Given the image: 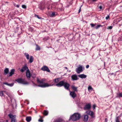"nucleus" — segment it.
Listing matches in <instances>:
<instances>
[{"mask_svg":"<svg viewBox=\"0 0 122 122\" xmlns=\"http://www.w3.org/2000/svg\"><path fill=\"white\" fill-rule=\"evenodd\" d=\"M37 81L38 83H42V84L37 85L33 81H32V82L34 84L35 86H38L41 87H45L51 86H52L53 85H51V84H49L47 83H45L43 82V81H42L41 80H40L38 77H37Z\"/></svg>","mask_w":122,"mask_h":122,"instance_id":"obj_1","label":"nucleus"},{"mask_svg":"<svg viewBox=\"0 0 122 122\" xmlns=\"http://www.w3.org/2000/svg\"><path fill=\"white\" fill-rule=\"evenodd\" d=\"M56 86L58 87L63 86L65 89L68 90L70 86V84L67 82H65L64 81L62 80L56 84Z\"/></svg>","mask_w":122,"mask_h":122,"instance_id":"obj_2","label":"nucleus"},{"mask_svg":"<svg viewBox=\"0 0 122 122\" xmlns=\"http://www.w3.org/2000/svg\"><path fill=\"white\" fill-rule=\"evenodd\" d=\"M14 112L9 111V113L8 114V117L9 119L11 120V122H16V116L13 114Z\"/></svg>","mask_w":122,"mask_h":122,"instance_id":"obj_3","label":"nucleus"},{"mask_svg":"<svg viewBox=\"0 0 122 122\" xmlns=\"http://www.w3.org/2000/svg\"><path fill=\"white\" fill-rule=\"evenodd\" d=\"M81 117L80 114L77 113H75L70 117L69 120H72L74 121H76L79 120Z\"/></svg>","mask_w":122,"mask_h":122,"instance_id":"obj_4","label":"nucleus"},{"mask_svg":"<svg viewBox=\"0 0 122 122\" xmlns=\"http://www.w3.org/2000/svg\"><path fill=\"white\" fill-rule=\"evenodd\" d=\"M9 99L10 101H9V103L10 104L11 103V108L12 109L14 108V106L15 105H16V102L15 100L13 98V96L12 95H10L9 96Z\"/></svg>","mask_w":122,"mask_h":122,"instance_id":"obj_5","label":"nucleus"},{"mask_svg":"<svg viewBox=\"0 0 122 122\" xmlns=\"http://www.w3.org/2000/svg\"><path fill=\"white\" fill-rule=\"evenodd\" d=\"M15 81L18 83L23 85H27L29 84V82H27L25 79L19 78L16 80Z\"/></svg>","mask_w":122,"mask_h":122,"instance_id":"obj_6","label":"nucleus"},{"mask_svg":"<svg viewBox=\"0 0 122 122\" xmlns=\"http://www.w3.org/2000/svg\"><path fill=\"white\" fill-rule=\"evenodd\" d=\"M91 107V105L90 103H87L86 104L84 108L83 109L84 110H89Z\"/></svg>","mask_w":122,"mask_h":122,"instance_id":"obj_7","label":"nucleus"},{"mask_svg":"<svg viewBox=\"0 0 122 122\" xmlns=\"http://www.w3.org/2000/svg\"><path fill=\"white\" fill-rule=\"evenodd\" d=\"M41 70L44 71H46L48 72H50V70L48 67L46 66H44L41 68Z\"/></svg>","mask_w":122,"mask_h":122,"instance_id":"obj_8","label":"nucleus"},{"mask_svg":"<svg viewBox=\"0 0 122 122\" xmlns=\"http://www.w3.org/2000/svg\"><path fill=\"white\" fill-rule=\"evenodd\" d=\"M76 72L78 73L79 74L80 73L83 71L82 66H80L79 67L76 69Z\"/></svg>","mask_w":122,"mask_h":122,"instance_id":"obj_9","label":"nucleus"},{"mask_svg":"<svg viewBox=\"0 0 122 122\" xmlns=\"http://www.w3.org/2000/svg\"><path fill=\"white\" fill-rule=\"evenodd\" d=\"M86 113L87 114L90 115L92 117H93L94 113L93 112L90 110H87L86 112Z\"/></svg>","mask_w":122,"mask_h":122,"instance_id":"obj_10","label":"nucleus"},{"mask_svg":"<svg viewBox=\"0 0 122 122\" xmlns=\"http://www.w3.org/2000/svg\"><path fill=\"white\" fill-rule=\"evenodd\" d=\"M83 120L85 122H86L87 121L88 116L87 114H85L82 116Z\"/></svg>","mask_w":122,"mask_h":122,"instance_id":"obj_11","label":"nucleus"},{"mask_svg":"<svg viewBox=\"0 0 122 122\" xmlns=\"http://www.w3.org/2000/svg\"><path fill=\"white\" fill-rule=\"evenodd\" d=\"M28 69L26 65L25 64L23 66L22 68L20 70V71L22 72H23L25 70Z\"/></svg>","mask_w":122,"mask_h":122,"instance_id":"obj_12","label":"nucleus"},{"mask_svg":"<svg viewBox=\"0 0 122 122\" xmlns=\"http://www.w3.org/2000/svg\"><path fill=\"white\" fill-rule=\"evenodd\" d=\"M70 95L73 98H74L76 96V94L74 91H70Z\"/></svg>","mask_w":122,"mask_h":122,"instance_id":"obj_13","label":"nucleus"},{"mask_svg":"<svg viewBox=\"0 0 122 122\" xmlns=\"http://www.w3.org/2000/svg\"><path fill=\"white\" fill-rule=\"evenodd\" d=\"M56 12H51L49 13V16L51 17H54L56 15Z\"/></svg>","mask_w":122,"mask_h":122,"instance_id":"obj_14","label":"nucleus"},{"mask_svg":"<svg viewBox=\"0 0 122 122\" xmlns=\"http://www.w3.org/2000/svg\"><path fill=\"white\" fill-rule=\"evenodd\" d=\"M31 75L29 70L27 71L26 72V76L27 78L29 79L30 78Z\"/></svg>","mask_w":122,"mask_h":122,"instance_id":"obj_15","label":"nucleus"},{"mask_svg":"<svg viewBox=\"0 0 122 122\" xmlns=\"http://www.w3.org/2000/svg\"><path fill=\"white\" fill-rule=\"evenodd\" d=\"M72 79L74 80H77L78 79L77 75H73L71 76Z\"/></svg>","mask_w":122,"mask_h":122,"instance_id":"obj_16","label":"nucleus"},{"mask_svg":"<svg viewBox=\"0 0 122 122\" xmlns=\"http://www.w3.org/2000/svg\"><path fill=\"white\" fill-rule=\"evenodd\" d=\"M78 76L81 78H85L86 77V76L84 74H80L78 75Z\"/></svg>","mask_w":122,"mask_h":122,"instance_id":"obj_17","label":"nucleus"},{"mask_svg":"<svg viewBox=\"0 0 122 122\" xmlns=\"http://www.w3.org/2000/svg\"><path fill=\"white\" fill-rule=\"evenodd\" d=\"M15 70L14 69H12L11 70L10 72V74L9 75V76H11L13 74H14V72Z\"/></svg>","mask_w":122,"mask_h":122,"instance_id":"obj_18","label":"nucleus"},{"mask_svg":"<svg viewBox=\"0 0 122 122\" xmlns=\"http://www.w3.org/2000/svg\"><path fill=\"white\" fill-rule=\"evenodd\" d=\"M77 87H75L74 86H71V88L74 91L77 92L78 90L77 89Z\"/></svg>","mask_w":122,"mask_h":122,"instance_id":"obj_19","label":"nucleus"},{"mask_svg":"<svg viewBox=\"0 0 122 122\" xmlns=\"http://www.w3.org/2000/svg\"><path fill=\"white\" fill-rule=\"evenodd\" d=\"M34 60V58L33 56H30V58L29 61V62L30 63H32L33 61Z\"/></svg>","mask_w":122,"mask_h":122,"instance_id":"obj_20","label":"nucleus"},{"mask_svg":"<svg viewBox=\"0 0 122 122\" xmlns=\"http://www.w3.org/2000/svg\"><path fill=\"white\" fill-rule=\"evenodd\" d=\"M31 117H26V120L28 122H30L31 120Z\"/></svg>","mask_w":122,"mask_h":122,"instance_id":"obj_21","label":"nucleus"},{"mask_svg":"<svg viewBox=\"0 0 122 122\" xmlns=\"http://www.w3.org/2000/svg\"><path fill=\"white\" fill-rule=\"evenodd\" d=\"M24 55L26 57L27 60H29V55L27 53H25L24 54Z\"/></svg>","mask_w":122,"mask_h":122,"instance_id":"obj_22","label":"nucleus"},{"mask_svg":"<svg viewBox=\"0 0 122 122\" xmlns=\"http://www.w3.org/2000/svg\"><path fill=\"white\" fill-rule=\"evenodd\" d=\"M53 81L55 83H57L59 81V78H55L53 80Z\"/></svg>","mask_w":122,"mask_h":122,"instance_id":"obj_23","label":"nucleus"},{"mask_svg":"<svg viewBox=\"0 0 122 122\" xmlns=\"http://www.w3.org/2000/svg\"><path fill=\"white\" fill-rule=\"evenodd\" d=\"M48 111L44 110V112L43 113V114L45 116H47L48 115Z\"/></svg>","mask_w":122,"mask_h":122,"instance_id":"obj_24","label":"nucleus"},{"mask_svg":"<svg viewBox=\"0 0 122 122\" xmlns=\"http://www.w3.org/2000/svg\"><path fill=\"white\" fill-rule=\"evenodd\" d=\"M45 7L44 5H41L39 7V8L41 10H43L44 9Z\"/></svg>","mask_w":122,"mask_h":122,"instance_id":"obj_25","label":"nucleus"},{"mask_svg":"<svg viewBox=\"0 0 122 122\" xmlns=\"http://www.w3.org/2000/svg\"><path fill=\"white\" fill-rule=\"evenodd\" d=\"M117 97H122V93H117Z\"/></svg>","mask_w":122,"mask_h":122,"instance_id":"obj_26","label":"nucleus"},{"mask_svg":"<svg viewBox=\"0 0 122 122\" xmlns=\"http://www.w3.org/2000/svg\"><path fill=\"white\" fill-rule=\"evenodd\" d=\"M62 120L61 119H58L55 121V122H62Z\"/></svg>","mask_w":122,"mask_h":122,"instance_id":"obj_27","label":"nucleus"},{"mask_svg":"<svg viewBox=\"0 0 122 122\" xmlns=\"http://www.w3.org/2000/svg\"><path fill=\"white\" fill-rule=\"evenodd\" d=\"M3 92L5 93V91H1L0 92V96H2L4 95Z\"/></svg>","mask_w":122,"mask_h":122,"instance_id":"obj_28","label":"nucleus"},{"mask_svg":"<svg viewBox=\"0 0 122 122\" xmlns=\"http://www.w3.org/2000/svg\"><path fill=\"white\" fill-rule=\"evenodd\" d=\"M8 74V68H6L4 70V74L5 75Z\"/></svg>","mask_w":122,"mask_h":122,"instance_id":"obj_29","label":"nucleus"},{"mask_svg":"<svg viewBox=\"0 0 122 122\" xmlns=\"http://www.w3.org/2000/svg\"><path fill=\"white\" fill-rule=\"evenodd\" d=\"M36 50H39L40 49V47L37 45H36Z\"/></svg>","mask_w":122,"mask_h":122,"instance_id":"obj_30","label":"nucleus"},{"mask_svg":"<svg viewBox=\"0 0 122 122\" xmlns=\"http://www.w3.org/2000/svg\"><path fill=\"white\" fill-rule=\"evenodd\" d=\"M90 25L92 27H93L96 25V24L95 23V24H94L93 23H91L90 24Z\"/></svg>","mask_w":122,"mask_h":122,"instance_id":"obj_31","label":"nucleus"},{"mask_svg":"<svg viewBox=\"0 0 122 122\" xmlns=\"http://www.w3.org/2000/svg\"><path fill=\"white\" fill-rule=\"evenodd\" d=\"M98 6H99L98 7L100 9V10H103L104 9H102V6L101 5L99 6V5H98Z\"/></svg>","mask_w":122,"mask_h":122,"instance_id":"obj_32","label":"nucleus"},{"mask_svg":"<svg viewBox=\"0 0 122 122\" xmlns=\"http://www.w3.org/2000/svg\"><path fill=\"white\" fill-rule=\"evenodd\" d=\"M14 84V83H12L11 84L8 83V86L10 87H12L13 86Z\"/></svg>","mask_w":122,"mask_h":122,"instance_id":"obj_33","label":"nucleus"},{"mask_svg":"<svg viewBox=\"0 0 122 122\" xmlns=\"http://www.w3.org/2000/svg\"><path fill=\"white\" fill-rule=\"evenodd\" d=\"M31 76L33 78H34L36 77V75L35 74H32L31 75Z\"/></svg>","mask_w":122,"mask_h":122,"instance_id":"obj_34","label":"nucleus"},{"mask_svg":"<svg viewBox=\"0 0 122 122\" xmlns=\"http://www.w3.org/2000/svg\"><path fill=\"white\" fill-rule=\"evenodd\" d=\"M103 26L100 25H97L95 27V28L96 29H98L100 27H102Z\"/></svg>","mask_w":122,"mask_h":122,"instance_id":"obj_35","label":"nucleus"},{"mask_svg":"<svg viewBox=\"0 0 122 122\" xmlns=\"http://www.w3.org/2000/svg\"><path fill=\"white\" fill-rule=\"evenodd\" d=\"M49 39V37H44L43 39V40L44 41H46V40H48Z\"/></svg>","mask_w":122,"mask_h":122,"instance_id":"obj_36","label":"nucleus"},{"mask_svg":"<svg viewBox=\"0 0 122 122\" xmlns=\"http://www.w3.org/2000/svg\"><path fill=\"white\" fill-rule=\"evenodd\" d=\"M93 89V88L91 86H89L88 87V90L89 91L90 90H92V91Z\"/></svg>","mask_w":122,"mask_h":122,"instance_id":"obj_37","label":"nucleus"},{"mask_svg":"<svg viewBox=\"0 0 122 122\" xmlns=\"http://www.w3.org/2000/svg\"><path fill=\"white\" fill-rule=\"evenodd\" d=\"M22 8L25 9H26L27 7L25 5H22Z\"/></svg>","mask_w":122,"mask_h":122,"instance_id":"obj_38","label":"nucleus"},{"mask_svg":"<svg viewBox=\"0 0 122 122\" xmlns=\"http://www.w3.org/2000/svg\"><path fill=\"white\" fill-rule=\"evenodd\" d=\"M35 17H37L39 19H41V17H39L38 15L35 14Z\"/></svg>","mask_w":122,"mask_h":122,"instance_id":"obj_39","label":"nucleus"},{"mask_svg":"<svg viewBox=\"0 0 122 122\" xmlns=\"http://www.w3.org/2000/svg\"><path fill=\"white\" fill-rule=\"evenodd\" d=\"M112 28V26H108L107 28L108 29H111Z\"/></svg>","mask_w":122,"mask_h":122,"instance_id":"obj_40","label":"nucleus"},{"mask_svg":"<svg viewBox=\"0 0 122 122\" xmlns=\"http://www.w3.org/2000/svg\"><path fill=\"white\" fill-rule=\"evenodd\" d=\"M116 122H120L118 117H117L116 118Z\"/></svg>","mask_w":122,"mask_h":122,"instance_id":"obj_41","label":"nucleus"},{"mask_svg":"<svg viewBox=\"0 0 122 122\" xmlns=\"http://www.w3.org/2000/svg\"><path fill=\"white\" fill-rule=\"evenodd\" d=\"M58 9L59 10L61 11H63L64 10V9L62 8H59Z\"/></svg>","mask_w":122,"mask_h":122,"instance_id":"obj_42","label":"nucleus"},{"mask_svg":"<svg viewBox=\"0 0 122 122\" xmlns=\"http://www.w3.org/2000/svg\"><path fill=\"white\" fill-rule=\"evenodd\" d=\"M110 16L109 15H108L106 17V19L107 20H108Z\"/></svg>","mask_w":122,"mask_h":122,"instance_id":"obj_43","label":"nucleus"},{"mask_svg":"<svg viewBox=\"0 0 122 122\" xmlns=\"http://www.w3.org/2000/svg\"><path fill=\"white\" fill-rule=\"evenodd\" d=\"M38 121L41 122H42L43 121V120L41 119H39L38 120Z\"/></svg>","mask_w":122,"mask_h":122,"instance_id":"obj_44","label":"nucleus"},{"mask_svg":"<svg viewBox=\"0 0 122 122\" xmlns=\"http://www.w3.org/2000/svg\"><path fill=\"white\" fill-rule=\"evenodd\" d=\"M81 6H82V5H81V7L80 8L78 12V13H80L81 11Z\"/></svg>","mask_w":122,"mask_h":122,"instance_id":"obj_45","label":"nucleus"},{"mask_svg":"<svg viewBox=\"0 0 122 122\" xmlns=\"http://www.w3.org/2000/svg\"><path fill=\"white\" fill-rule=\"evenodd\" d=\"M96 105H94L93 106V109H95L96 107Z\"/></svg>","mask_w":122,"mask_h":122,"instance_id":"obj_46","label":"nucleus"},{"mask_svg":"<svg viewBox=\"0 0 122 122\" xmlns=\"http://www.w3.org/2000/svg\"><path fill=\"white\" fill-rule=\"evenodd\" d=\"M89 65H87L86 66V68H88L89 67Z\"/></svg>","mask_w":122,"mask_h":122,"instance_id":"obj_47","label":"nucleus"},{"mask_svg":"<svg viewBox=\"0 0 122 122\" xmlns=\"http://www.w3.org/2000/svg\"><path fill=\"white\" fill-rule=\"evenodd\" d=\"M108 121V120L107 118H106L105 119V122H107Z\"/></svg>","mask_w":122,"mask_h":122,"instance_id":"obj_48","label":"nucleus"},{"mask_svg":"<svg viewBox=\"0 0 122 122\" xmlns=\"http://www.w3.org/2000/svg\"><path fill=\"white\" fill-rule=\"evenodd\" d=\"M9 101H10V100H9V101H8V104H9V106H10V107H11V103L10 104L9 103Z\"/></svg>","mask_w":122,"mask_h":122,"instance_id":"obj_49","label":"nucleus"},{"mask_svg":"<svg viewBox=\"0 0 122 122\" xmlns=\"http://www.w3.org/2000/svg\"><path fill=\"white\" fill-rule=\"evenodd\" d=\"M3 84H6L7 85H8V83L7 82H4L3 83Z\"/></svg>","mask_w":122,"mask_h":122,"instance_id":"obj_50","label":"nucleus"},{"mask_svg":"<svg viewBox=\"0 0 122 122\" xmlns=\"http://www.w3.org/2000/svg\"><path fill=\"white\" fill-rule=\"evenodd\" d=\"M42 81H43L44 82L45 81V79H41Z\"/></svg>","mask_w":122,"mask_h":122,"instance_id":"obj_51","label":"nucleus"},{"mask_svg":"<svg viewBox=\"0 0 122 122\" xmlns=\"http://www.w3.org/2000/svg\"><path fill=\"white\" fill-rule=\"evenodd\" d=\"M16 7H17L19 8V5H16Z\"/></svg>","mask_w":122,"mask_h":122,"instance_id":"obj_52","label":"nucleus"},{"mask_svg":"<svg viewBox=\"0 0 122 122\" xmlns=\"http://www.w3.org/2000/svg\"><path fill=\"white\" fill-rule=\"evenodd\" d=\"M97 0H92L93 1H97Z\"/></svg>","mask_w":122,"mask_h":122,"instance_id":"obj_53","label":"nucleus"},{"mask_svg":"<svg viewBox=\"0 0 122 122\" xmlns=\"http://www.w3.org/2000/svg\"><path fill=\"white\" fill-rule=\"evenodd\" d=\"M65 69H67L68 68H67V67H65Z\"/></svg>","mask_w":122,"mask_h":122,"instance_id":"obj_54","label":"nucleus"},{"mask_svg":"<svg viewBox=\"0 0 122 122\" xmlns=\"http://www.w3.org/2000/svg\"><path fill=\"white\" fill-rule=\"evenodd\" d=\"M47 9H48V10L49 9H50V8L49 7H48L47 8Z\"/></svg>","mask_w":122,"mask_h":122,"instance_id":"obj_55","label":"nucleus"},{"mask_svg":"<svg viewBox=\"0 0 122 122\" xmlns=\"http://www.w3.org/2000/svg\"><path fill=\"white\" fill-rule=\"evenodd\" d=\"M6 122H8V120H6Z\"/></svg>","mask_w":122,"mask_h":122,"instance_id":"obj_56","label":"nucleus"},{"mask_svg":"<svg viewBox=\"0 0 122 122\" xmlns=\"http://www.w3.org/2000/svg\"><path fill=\"white\" fill-rule=\"evenodd\" d=\"M39 116L40 117V118H41V116Z\"/></svg>","mask_w":122,"mask_h":122,"instance_id":"obj_57","label":"nucleus"},{"mask_svg":"<svg viewBox=\"0 0 122 122\" xmlns=\"http://www.w3.org/2000/svg\"><path fill=\"white\" fill-rule=\"evenodd\" d=\"M8 71H9V69H8Z\"/></svg>","mask_w":122,"mask_h":122,"instance_id":"obj_58","label":"nucleus"}]
</instances>
